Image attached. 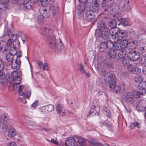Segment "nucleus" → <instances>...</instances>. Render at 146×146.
<instances>
[{
    "instance_id": "e433bc0d",
    "label": "nucleus",
    "mask_w": 146,
    "mask_h": 146,
    "mask_svg": "<svg viewBox=\"0 0 146 146\" xmlns=\"http://www.w3.org/2000/svg\"><path fill=\"white\" fill-rule=\"evenodd\" d=\"M45 109L47 110V112L48 113L52 111L54 109V106L52 105H48L46 106H45Z\"/></svg>"
},
{
    "instance_id": "1a4fd4ad",
    "label": "nucleus",
    "mask_w": 146,
    "mask_h": 146,
    "mask_svg": "<svg viewBox=\"0 0 146 146\" xmlns=\"http://www.w3.org/2000/svg\"><path fill=\"white\" fill-rule=\"evenodd\" d=\"M54 2L50 3L49 5L50 9L53 11L54 15H56L58 13V7L56 3Z\"/></svg>"
},
{
    "instance_id": "0e129e2a",
    "label": "nucleus",
    "mask_w": 146,
    "mask_h": 146,
    "mask_svg": "<svg viewBox=\"0 0 146 146\" xmlns=\"http://www.w3.org/2000/svg\"><path fill=\"white\" fill-rule=\"evenodd\" d=\"M7 46H13V40L9 39V40L7 42Z\"/></svg>"
},
{
    "instance_id": "58836bf2",
    "label": "nucleus",
    "mask_w": 146,
    "mask_h": 146,
    "mask_svg": "<svg viewBox=\"0 0 146 146\" xmlns=\"http://www.w3.org/2000/svg\"><path fill=\"white\" fill-rule=\"evenodd\" d=\"M137 126L138 128H140L141 126L138 124V123L137 122H134L131 123L130 125V128L131 129H134Z\"/></svg>"
},
{
    "instance_id": "a19ab883",
    "label": "nucleus",
    "mask_w": 146,
    "mask_h": 146,
    "mask_svg": "<svg viewBox=\"0 0 146 146\" xmlns=\"http://www.w3.org/2000/svg\"><path fill=\"white\" fill-rule=\"evenodd\" d=\"M104 68L103 64L101 62L98 63L96 66V68L98 71L99 72Z\"/></svg>"
},
{
    "instance_id": "ea45409f",
    "label": "nucleus",
    "mask_w": 146,
    "mask_h": 146,
    "mask_svg": "<svg viewBox=\"0 0 146 146\" xmlns=\"http://www.w3.org/2000/svg\"><path fill=\"white\" fill-rule=\"evenodd\" d=\"M91 143L92 145V146H104V145L98 142L96 140H93L91 141Z\"/></svg>"
},
{
    "instance_id": "393cba45",
    "label": "nucleus",
    "mask_w": 146,
    "mask_h": 146,
    "mask_svg": "<svg viewBox=\"0 0 146 146\" xmlns=\"http://www.w3.org/2000/svg\"><path fill=\"white\" fill-rule=\"evenodd\" d=\"M117 25L116 21L115 19H112L110 20L109 23V25L110 27L111 28V29H115Z\"/></svg>"
},
{
    "instance_id": "774afa93",
    "label": "nucleus",
    "mask_w": 146,
    "mask_h": 146,
    "mask_svg": "<svg viewBox=\"0 0 146 146\" xmlns=\"http://www.w3.org/2000/svg\"><path fill=\"white\" fill-rule=\"evenodd\" d=\"M18 100L22 103L25 104L26 103V100L24 98L19 97L18 98Z\"/></svg>"
},
{
    "instance_id": "c756f323",
    "label": "nucleus",
    "mask_w": 146,
    "mask_h": 146,
    "mask_svg": "<svg viewBox=\"0 0 146 146\" xmlns=\"http://www.w3.org/2000/svg\"><path fill=\"white\" fill-rule=\"evenodd\" d=\"M16 134L15 129L13 128H10L8 133V136L10 137H13Z\"/></svg>"
},
{
    "instance_id": "f03ea898",
    "label": "nucleus",
    "mask_w": 146,
    "mask_h": 146,
    "mask_svg": "<svg viewBox=\"0 0 146 146\" xmlns=\"http://www.w3.org/2000/svg\"><path fill=\"white\" fill-rule=\"evenodd\" d=\"M115 76L111 72L107 74L105 78V81L107 83L106 88L110 90L115 89L116 87Z\"/></svg>"
},
{
    "instance_id": "a878e982",
    "label": "nucleus",
    "mask_w": 146,
    "mask_h": 146,
    "mask_svg": "<svg viewBox=\"0 0 146 146\" xmlns=\"http://www.w3.org/2000/svg\"><path fill=\"white\" fill-rule=\"evenodd\" d=\"M121 50L120 51L118 54V57L120 59L123 58V59L125 58L126 56V52L125 51H123L122 50V48L121 47V49L119 50Z\"/></svg>"
},
{
    "instance_id": "6e6d98bb",
    "label": "nucleus",
    "mask_w": 146,
    "mask_h": 146,
    "mask_svg": "<svg viewBox=\"0 0 146 146\" xmlns=\"http://www.w3.org/2000/svg\"><path fill=\"white\" fill-rule=\"evenodd\" d=\"M37 64H38V68L40 71L43 65V62L40 61H38L37 62Z\"/></svg>"
},
{
    "instance_id": "2f4dec72",
    "label": "nucleus",
    "mask_w": 146,
    "mask_h": 146,
    "mask_svg": "<svg viewBox=\"0 0 146 146\" xmlns=\"http://www.w3.org/2000/svg\"><path fill=\"white\" fill-rule=\"evenodd\" d=\"M2 129L5 132H7L9 130L10 125L8 123H5L4 124H2Z\"/></svg>"
},
{
    "instance_id": "a18cd8bd",
    "label": "nucleus",
    "mask_w": 146,
    "mask_h": 146,
    "mask_svg": "<svg viewBox=\"0 0 146 146\" xmlns=\"http://www.w3.org/2000/svg\"><path fill=\"white\" fill-rule=\"evenodd\" d=\"M122 63L123 65L125 66H128L129 65H131L129 64V60L126 59L125 58L123 59L122 60Z\"/></svg>"
},
{
    "instance_id": "bf43d9fd",
    "label": "nucleus",
    "mask_w": 146,
    "mask_h": 146,
    "mask_svg": "<svg viewBox=\"0 0 146 146\" xmlns=\"http://www.w3.org/2000/svg\"><path fill=\"white\" fill-rule=\"evenodd\" d=\"M105 111L106 113V116L109 118L111 116L110 111L109 110L106 109L105 110Z\"/></svg>"
},
{
    "instance_id": "f8f14e48",
    "label": "nucleus",
    "mask_w": 146,
    "mask_h": 146,
    "mask_svg": "<svg viewBox=\"0 0 146 146\" xmlns=\"http://www.w3.org/2000/svg\"><path fill=\"white\" fill-rule=\"evenodd\" d=\"M76 144V140L74 137H70L68 138L66 141L65 145L66 146H75Z\"/></svg>"
},
{
    "instance_id": "338daca9",
    "label": "nucleus",
    "mask_w": 146,
    "mask_h": 146,
    "mask_svg": "<svg viewBox=\"0 0 146 146\" xmlns=\"http://www.w3.org/2000/svg\"><path fill=\"white\" fill-rule=\"evenodd\" d=\"M4 67L3 63L1 59L0 58V70H3Z\"/></svg>"
},
{
    "instance_id": "412c9836",
    "label": "nucleus",
    "mask_w": 146,
    "mask_h": 146,
    "mask_svg": "<svg viewBox=\"0 0 146 146\" xmlns=\"http://www.w3.org/2000/svg\"><path fill=\"white\" fill-rule=\"evenodd\" d=\"M136 107L137 108H141L144 109L145 111L146 108V101L145 100H142L140 101L138 104L137 105Z\"/></svg>"
},
{
    "instance_id": "9b49d317",
    "label": "nucleus",
    "mask_w": 146,
    "mask_h": 146,
    "mask_svg": "<svg viewBox=\"0 0 146 146\" xmlns=\"http://www.w3.org/2000/svg\"><path fill=\"white\" fill-rule=\"evenodd\" d=\"M139 53L138 52L134 51L132 52H129L128 56L131 61H136L139 57Z\"/></svg>"
},
{
    "instance_id": "473e14b6",
    "label": "nucleus",
    "mask_w": 146,
    "mask_h": 146,
    "mask_svg": "<svg viewBox=\"0 0 146 146\" xmlns=\"http://www.w3.org/2000/svg\"><path fill=\"white\" fill-rule=\"evenodd\" d=\"M6 59L10 63L13 60L14 55L12 54L8 53L6 56Z\"/></svg>"
},
{
    "instance_id": "aec40b11",
    "label": "nucleus",
    "mask_w": 146,
    "mask_h": 146,
    "mask_svg": "<svg viewBox=\"0 0 146 146\" xmlns=\"http://www.w3.org/2000/svg\"><path fill=\"white\" fill-rule=\"evenodd\" d=\"M131 8L132 6L130 4L129 1H127L123 5L122 9L123 11H125L126 12H129L130 11Z\"/></svg>"
},
{
    "instance_id": "4c0bfd02",
    "label": "nucleus",
    "mask_w": 146,
    "mask_h": 146,
    "mask_svg": "<svg viewBox=\"0 0 146 146\" xmlns=\"http://www.w3.org/2000/svg\"><path fill=\"white\" fill-rule=\"evenodd\" d=\"M143 79L142 77L140 76H137L134 78V80L136 83H141L143 80Z\"/></svg>"
},
{
    "instance_id": "e2e57ef3",
    "label": "nucleus",
    "mask_w": 146,
    "mask_h": 146,
    "mask_svg": "<svg viewBox=\"0 0 146 146\" xmlns=\"http://www.w3.org/2000/svg\"><path fill=\"white\" fill-rule=\"evenodd\" d=\"M3 70H0V79H3L5 78V74L2 72Z\"/></svg>"
},
{
    "instance_id": "6ab92c4d",
    "label": "nucleus",
    "mask_w": 146,
    "mask_h": 146,
    "mask_svg": "<svg viewBox=\"0 0 146 146\" xmlns=\"http://www.w3.org/2000/svg\"><path fill=\"white\" fill-rule=\"evenodd\" d=\"M8 115L5 114L0 115V121L1 122L2 124L8 123L9 119L8 118Z\"/></svg>"
},
{
    "instance_id": "c85d7f7f",
    "label": "nucleus",
    "mask_w": 146,
    "mask_h": 146,
    "mask_svg": "<svg viewBox=\"0 0 146 146\" xmlns=\"http://www.w3.org/2000/svg\"><path fill=\"white\" fill-rule=\"evenodd\" d=\"M133 94L134 98H139L141 96L143 95V92L137 90L133 91Z\"/></svg>"
},
{
    "instance_id": "f704fd0d",
    "label": "nucleus",
    "mask_w": 146,
    "mask_h": 146,
    "mask_svg": "<svg viewBox=\"0 0 146 146\" xmlns=\"http://www.w3.org/2000/svg\"><path fill=\"white\" fill-rule=\"evenodd\" d=\"M96 1L98 3L103 9L106 5V1L105 0H98V1Z\"/></svg>"
},
{
    "instance_id": "2eb2a0df",
    "label": "nucleus",
    "mask_w": 146,
    "mask_h": 146,
    "mask_svg": "<svg viewBox=\"0 0 146 146\" xmlns=\"http://www.w3.org/2000/svg\"><path fill=\"white\" fill-rule=\"evenodd\" d=\"M100 105L98 104L93 105L92 106L89 112L90 115L93 113L95 114L98 113L100 111Z\"/></svg>"
},
{
    "instance_id": "c03bdc74",
    "label": "nucleus",
    "mask_w": 146,
    "mask_h": 146,
    "mask_svg": "<svg viewBox=\"0 0 146 146\" xmlns=\"http://www.w3.org/2000/svg\"><path fill=\"white\" fill-rule=\"evenodd\" d=\"M17 50L15 46L11 47L9 50L10 53L16 55L17 53Z\"/></svg>"
},
{
    "instance_id": "39448f33",
    "label": "nucleus",
    "mask_w": 146,
    "mask_h": 146,
    "mask_svg": "<svg viewBox=\"0 0 146 146\" xmlns=\"http://www.w3.org/2000/svg\"><path fill=\"white\" fill-rule=\"evenodd\" d=\"M46 41L50 45H55L56 46L58 45L62 46L63 45L60 39H59L56 41L55 37L53 35H50L47 36Z\"/></svg>"
},
{
    "instance_id": "603ef678",
    "label": "nucleus",
    "mask_w": 146,
    "mask_h": 146,
    "mask_svg": "<svg viewBox=\"0 0 146 146\" xmlns=\"http://www.w3.org/2000/svg\"><path fill=\"white\" fill-rule=\"evenodd\" d=\"M49 29L46 28H44L42 29V34L45 36H46L49 32Z\"/></svg>"
},
{
    "instance_id": "4468645a",
    "label": "nucleus",
    "mask_w": 146,
    "mask_h": 146,
    "mask_svg": "<svg viewBox=\"0 0 146 146\" xmlns=\"http://www.w3.org/2000/svg\"><path fill=\"white\" fill-rule=\"evenodd\" d=\"M127 68L129 71L135 74H139L141 71V69L138 67H136L135 68L133 67L131 65H129L127 66Z\"/></svg>"
},
{
    "instance_id": "7c9ffc66",
    "label": "nucleus",
    "mask_w": 146,
    "mask_h": 146,
    "mask_svg": "<svg viewBox=\"0 0 146 146\" xmlns=\"http://www.w3.org/2000/svg\"><path fill=\"white\" fill-rule=\"evenodd\" d=\"M7 35L10 38H12L14 36V34L9 29H7L5 33L4 36Z\"/></svg>"
},
{
    "instance_id": "3c124183",
    "label": "nucleus",
    "mask_w": 146,
    "mask_h": 146,
    "mask_svg": "<svg viewBox=\"0 0 146 146\" xmlns=\"http://www.w3.org/2000/svg\"><path fill=\"white\" fill-rule=\"evenodd\" d=\"M108 48V46H99V50L101 52L106 51L107 49Z\"/></svg>"
},
{
    "instance_id": "37998d69",
    "label": "nucleus",
    "mask_w": 146,
    "mask_h": 146,
    "mask_svg": "<svg viewBox=\"0 0 146 146\" xmlns=\"http://www.w3.org/2000/svg\"><path fill=\"white\" fill-rule=\"evenodd\" d=\"M38 111L42 114L48 113L45 109V106L42 107L38 109Z\"/></svg>"
},
{
    "instance_id": "0eeeda50",
    "label": "nucleus",
    "mask_w": 146,
    "mask_h": 146,
    "mask_svg": "<svg viewBox=\"0 0 146 146\" xmlns=\"http://www.w3.org/2000/svg\"><path fill=\"white\" fill-rule=\"evenodd\" d=\"M98 4L96 0H92L91 1L89 2L88 5L90 7L92 12L93 13L98 12L99 9Z\"/></svg>"
},
{
    "instance_id": "4be33fe9",
    "label": "nucleus",
    "mask_w": 146,
    "mask_h": 146,
    "mask_svg": "<svg viewBox=\"0 0 146 146\" xmlns=\"http://www.w3.org/2000/svg\"><path fill=\"white\" fill-rule=\"evenodd\" d=\"M39 11L40 13L42 15V17H47L46 15L47 13V11L46 8L42 7L40 8Z\"/></svg>"
},
{
    "instance_id": "09e8293b",
    "label": "nucleus",
    "mask_w": 146,
    "mask_h": 146,
    "mask_svg": "<svg viewBox=\"0 0 146 146\" xmlns=\"http://www.w3.org/2000/svg\"><path fill=\"white\" fill-rule=\"evenodd\" d=\"M6 4L3 3H0V13L2 11L5 10L6 9Z\"/></svg>"
},
{
    "instance_id": "864d4df0",
    "label": "nucleus",
    "mask_w": 146,
    "mask_h": 146,
    "mask_svg": "<svg viewBox=\"0 0 146 146\" xmlns=\"http://www.w3.org/2000/svg\"><path fill=\"white\" fill-rule=\"evenodd\" d=\"M38 4L39 5H41L43 7H45L48 5L47 2L45 1L44 0H42L41 2H40Z\"/></svg>"
},
{
    "instance_id": "423d86ee",
    "label": "nucleus",
    "mask_w": 146,
    "mask_h": 146,
    "mask_svg": "<svg viewBox=\"0 0 146 146\" xmlns=\"http://www.w3.org/2000/svg\"><path fill=\"white\" fill-rule=\"evenodd\" d=\"M97 27L105 32V36L110 34V30L106 25L103 21H99L97 23Z\"/></svg>"
},
{
    "instance_id": "5701e85b",
    "label": "nucleus",
    "mask_w": 146,
    "mask_h": 146,
    "mask_svg": "<svg viewBox=\"0 0 146 146\" xmlns=\"http://www.w3.org/2000/svg\"><path fill=\"white\" fill-rule=\"evenodd\" d=\"M125 89L124 85L123 84L121 87L116 86L115 90L116 93H118L119 92L120 94H121L124 92Z\"/></svg>"
},
{
    "instance_id": "b1692460",
    "label": "nucleus",
    "mask_w": 146,
    "mask_h": 146,
    "mask_svg": "<svg viewBox=\"0 0 146 146\" xmlns=\"http://www.w3.org/2000/svg\"><path fill=\"white\" fill-rule=\"evenodd\" d=\"M104 64L106 67L110 68L113 67V64L111 60H108L106 59L104 61Z\"/></svg>"
},
{
    "instance_id": "cd10ccee",
    "label": "nucleus",
    "mask_w": 146,
    "mask_h": 146,
    "mask_svg": "<svg viewBox=\"0 0 146 146\" xmlns=\"http://www.w3.org/2000/svg\"><path fill=\"white\" fill-rule=\"evenodd\" d=\"M107 39L105 37H104V36H103L100 37H99L97 38L96 39H98V41L100 43V45L101 46H103L105 41Z\"/></svg>"
},
{
    "instance_id": "69168bd1",
    "label": "nucleus",
    "mask_w": 146,
    "mask_h": 146,
    "mask_svg": "<svg viewBox=\"0 0 146 146\" xmlns=\"http://www.w3.org/2000/svg\"><path fill=\"white\" fill-rule=\"evenodd\" d=\"M0 51L2 52H4L8 50V46H5L4 48L3 47H0Z\"/></svg>"
},
{
    "instance_id": "7ed1b4c3",
    "label": "nucleus",
    "mask_w": 146,
    "mask_h": 146,
    "mask_svg": "<svg viewBox=\"0 0 146 146\" xmlns=\"http://www.w3.org/2000/svg\"><path fill=\"white\" fill-rule=\"evenodd\" d=\"M109 35L111 36L113 39H116L117 37L119 39L127 37L128 34L125 31L121 30L118 28H116L110 30Z\"/></svg>"
},
{
    "instance_id": "052dcab7",
    "label": "nucleus",
    "mask_w": 146,
    "mask_h": 146,
    "mask_svg": "<svg viewBox=\"0 0 146 146\" xmlns=\"http://www.w3.org/2000/svg\"><path fill=\"white\" fill-rule=\"evenodd\" d=\"M92 0H79L80 2L82 3H86L88 4V5L89 4V2L91 1Z\"/></svg>"
},
{
    "instance_id": "6e6552de",
    "label": "nucleus",
    "mask_w": 146,
    "mask_h": 146,
    "mask_svg": "<svg viewBox=\"0 0 146 146\" xmlns=\"http://www.w3.org/2000/svg\"><path fill=\"white\" fill-rule=\"evenodd\" d=\"M57 113L60 116H64L65 115V111L62 105L59 104L56 106Z\"/></svg>"
},
{
    "instance_id": "f3484780",
    "label": "nucleus",
    "mask_w": 146,
    "mask_h": 146,
    "mask_svg": "<svg viewBox=\"0 0 146 146\" xmlns=\"http://www.w3.org/2000/svg\"><path fill=\"white\" fill-rule=\"evenodd\" d=\"M76 141L78 142L80 146H84L85 145V139L83 137L80 136H75Z\"/></svg>"
},
{
    "instance_id": "f257e3e1",
    "label": "nucleus",
    "mask_w": 146,
    "mask_h": 146,
    "mask_svg": "<svg viewBox=\"0 0 146 146\" xmlns=\"http://www.w3.org/2000/svg\"><path fill=\"white\" fill-rule=\"evenodd\" d=\"M11 75L13 80L15 82L13 84V89L16 91L18 90L19 94L20 96H23V98L29 99L31 96V92L30 91L28 90H26L24 93L22 92L23 86H20L19 84L21 82L20 77L18 76V73L15 71L13 72Z\"/></svg>"
},
{
    "instance_id": "72a5a7b5",
    "label": "nucleus",
    "mask_w": 146,
    "mask_h": 146,
    "mask_svg": "<svg viewBox=\"0 0 146 146\" xmlns=\"http://www.w3.org/2000/svg\"><path fill=\"white\" fill-rule=\"evenodd\" d=\"M83 68V66L82 64H80L79 69L80 70L81 72L82 73L85 74L86 76L90 77V73H86V71Z\"/></svg>"
},
{
    "instance_id": "9d476101",
    "label": "nucleus",
    "mask_w": 146,
    "mask_h": 146,
    "mask_svg": "<svg viewBox=\"0 0 146 146\" xmlns=\"http://www.w3.org/2000/svg\"><path fill=\"white\" fill-rule=\"evenodd\" d=\"M118 42L119 43L120 46H125V45H127L128 43L129 44H131L132 45H137V42L135 40H132L129 43L127 40L120 39L118 40Z\"/></svg>"
},
{
    "instance_id": "49530a36",
    "label": "nucleus",
    "mask_w": 146,
    "mask_h": 146,
    "mask_svg": "<svg viewBox=\"0 0 146 146\" xmlns=\"http://www.w3.org/2000/svg\"><path fill=\"white\" fill-rule=\"evenodd\" d=\"M10 63L11 64V66L12 68L13 69H17V66L19 65V64H18V63L17 62H16L15 61L14 62H13V61L11 62Z\"/></svg>"
},
{
    "instance_id": "680f3d73",
    "label": "nucleus",
    "mask_w": 146,
    "mask_h": 146,
    "mask_svg": "<svg viewBox=\"0 0 146 146\" xmlns=\"http://www.w3.org/2000/svg\"><path fill=\"white\" fill-rule=\"evenodd\" d=\"M20 44L19 40L18 39H15L13 41V46L19 45Z\"/></svg>"
},
{
    "instance_id": "dca6fc26",
    "label": "nucleus",
    "mask_w": 146,
    "mask_h": 146,
    "mask_svg": "<svg viewBox=\"0 0 146 146\" xmlns=\"http://www.w3.org/2000/svg\"><path fill=\"white\" fill-rule=\"evenodd\" d=\"M85 17L87 20L90 21L94 18V13L91 11H87L86 13Z\"/></svg>"
},
{
    "instance_id": "79ce46f5",
    "label": "nucleus",
    "mask_w": 146,
    "mask_h": 146,
    "mask_svg": "<svg viewBox=\"0 0 146 146\" xmlns=\"http://www.w3.org/2000/svg\"><path fill=\"white\" fill-rule=\"evenodd\" d=\"M146 83L143 82L142 83H139L138 86L139 90H142L145 89V86L146 85Z\"/></svg>"
},
{
    "instance_id": "4d7b16f0",
    "label": "nucleus",
    "mask_w": 146,
    "mask_h": 146,
    "mask_svg": "<svg viewBox=\"0 0 146 146\" xmlns=\"http://www.w3.org/2000/svg\"><path fill=\"white\" fill-rule=\"evenodd\" d=\"M42 69L43 70H48V64L46 63H44V64H43L42 66Z\"/></svg>"
},
{
    "instance_id": "20e7f679",
    "label": "nucleus",
    "mask_w": 146,
    "mask_h": 146,
    "mask_svg": "<svg viewBox=\"0 0 146 146\" xmlns=\"http://www.w3.org/2000/svg\"><path fill=\"white\" fill-rule=\"evenodd\" d=\"M121 46H112L109 48L106 58L108 59L111 60L115 58L116 53L115 50H119L121 49Z\"/></svg>"
},
{
    "instance_id": "a211bd4d",
    "label": "nucleus",
    "mask_w": 146,
    "mask_h": 146,
    "mask_svg": "<svg viewBox=\"0 0 146 146\" xmlns=\"http://www.w3.org/2000/svg\"><path fill=\"white\" fill-rule=\"evenodd\" d=\"M112 6L106 5L103 9L105 12H107L108 14H112L114 12V10L112 7Z\"/></svg>"
},
{
    "instance_id": "13d9d810",
    "label": "nucleus",
    "mask_w": 146,
    "mask_h": 146,
    "mask_svg": "<svg viewBox=\"0 0 146 146\" xmlns=\"http://www.w3.org/2000/svg\"><path fill=\"white\" fill-rule=\"evenodd\" d=\"M100 74L102 76H105L104 79H105V78H106V76L108 73L109 72H108L106 73V71L104 70V69H102L100 71Z\"/></svg>"
},
{
    "instance_id": "8fccbe9b",
    "label": "nucleus",
    "mask_w": 146,
    "mask_h": 146,
    "mask_svg": "<svg viewBox=\"0 0 146 146\" xmlns=\"http://www.w3.org/2000/svg\"><path fill=\"white\" fill-rule=\"evenodd\" d=\"M61 46H52V48L56 52H58L62 49Z\"/></svg>"
},
{
    "instance_id": "ddd939ff",
    "label": "nucleus",
    "mask_w": 146,
    "mask_h": 146,
    "mask_svg": "<svg viewBox=\"0 0 146 146\" xmlns=\"http://www.w3.org/2000/svg\"><path fill=\"white\" fill-rule=\"evenodd\" d=\"M124 98L126 101L129 103H132L135 101L133 94L130 92H127Z\"/></svg>"
},
{
    "instance_id": "bb28decb",
    "label": "nucleus",
    "mask_w": 146,
    "mask_h": 146,
    "mask_svg": "<svg viewBox=\"0 0 146 146\" xmlns=\"http://www.w3.org/2000/svg\"><path fill=\"white\" fill-rule=\"evenodd\" d=\"M113 17L114 19L119 21H120L122 18V15L121 14L119 13H116L113 15Z\"/></svg>"
},
{
    "instance_id": "de8ad7c7",
    "label": "nucleus",
    "mask_w": 146,
    "mask_h": 146,
    "mask_svg": "<svg viewBox=\"0 0 146 146\" xmlns=\"http://www.w3.org/2000/svg\"><path fill=\"white\" fill-rule=\"evenodd\" d=\"M120 23L123 26H126L128 24L127 19L126 18H122L120 21Z\"/></svg>"
},
{
    "instance_id": "c9c22d12",
    "label": "nucleus",
    "mask_w": 146,
    "mask_h": 146,
    "mask_svg": "<svg viewBox=\"0 0 146 146\" xmlns=\"http://www.w3.org/2000/svg\"><path fill=\"white\" fill-rule=\"evenodd\" d=\"M102 31L100 29H98L96 31L95 36L96 37V39L97 38L100 37L102 36Z\"/></svg>"
},
{
    "instance_id": "5fc2aeb1",
    "label": "nucleus",
    "mask_w": 146,
    "mask_h": 146,
    "mask_svg": "<svg viewBox=\"0 0 146 146\" xmlns=\"http://www.w3.org/2000/svg\"><path fill=\"white\" fill-rule=\"evenodd\" d=\"M109 45H112V46H115L113 43L110 41H107L106 39L105 42L103 44V46H109Z\"/></svg>"
}]
</instances>
